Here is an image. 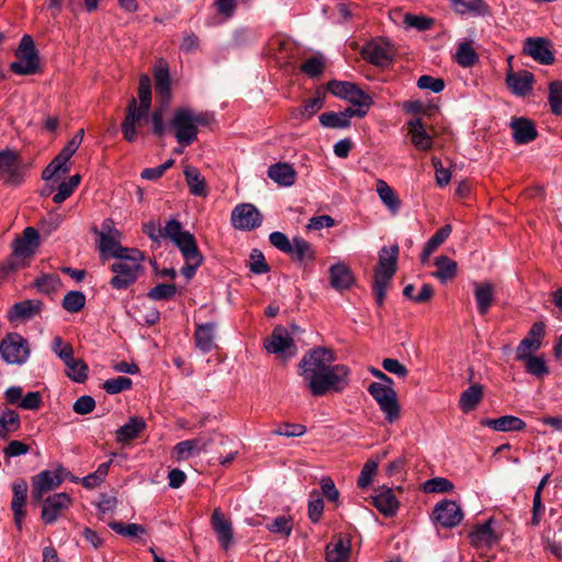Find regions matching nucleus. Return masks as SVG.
<instances>
[{
  "instance_id": "412c9836",
  "label": "nucleus",
  "mask_w": 562,
  "mask_h": 562,
  "mask_svg": "<svg viewBox=\"0 0 562 562\" xmlns=\"http://www.w3.org/2000/svg\"><path fill=\"white\" fill-rule=\"evenodd\" d=\"M27 483L24 479L14 481L12 485L13 497L11 501V509L16 528L21 531L23 528V519L26 516L25 502L27 496Z\"/></svg>"
},
{
  "instance_id": "6e6d98bb",
  "label": "nucleus",
  "mask_w": 562,
  "mask_h": 562,
  "mask_svg": "<svg viewBox=\"0 0 562 562\" xmlns=\"http://www.w3.org/2000/svg\"><path fill=\"white\" fill-rule=\"evenodd\" d=\"M549 103L555 115H562V82L553 81L549 86Z\"/></svg>"
},
{
  "instance_id": "4468645a",
  "label": "nucleus",
  "mask_w": 562,
  "mask_h": 562,
  "mask_svg": "<svg viewBox=\"0 0 562 562\" xmlns=\"http://www.w3.org/2000/svg\"><path fill=\"white\" fill-rule=\"evenodd\" d=\"M361 55L363 59L374 66L387 67L393 61L394 52L389 42L383 38H376L362 47Z\"/></svg>"
},
{
  "instance_id": "bf43d9fd",
  "label": "nucleus",
  "mask_w": 562,
  "mask_h": 562,
  "mask_svg": "<svg viewBox=\"0 0 562 562\" xmlns=\"http://www.w3.org/2000/svg\"><path fill=\"white\" fill-rule=\"evenodd\" d=\"M403 22L406 26L416 29L418 31H427L432 27L435 21L432 18H428L425 15H415L412 13H406L404 15Z\"/></svg>"
},
{
  "instance_id": "2f4dec72",
  "label": "nucleus",
  "mask_w": 562,
  "mask_h": 562,
  "mask_svg": "<svg viewBox=\"0 0 562 562\" xmlns=\"http://www.w3.org/2000/svg\"><path fill=\"white\" fill-rule=\"evenodd\" d=\"M408 133L412 138L413 145L418 150H428L432 146V138L426 132L423 120L417 117L408 122Z\"/></svg>"
},
{
  "instance_id": "09e8293b",
  "label": "nucleus",
  "mask_w": 562,
  "mask_h": 562,
  "mask_svg": "<svg viewBox=\"0 0 562 562\" xmlns=\"http://www.w3.org/2000/svg\"><path fill=\"white\" fill-rule=\"evenodd\" d=\"M518 360L525 362L526 372L531 374L532 376L543 379L546 375L549 374V368L542 357L530 355L524 359Z\"/></svg>"
},
{
  "instance_id": "dca6fc26",
  "label": "nucleus",
  "mask_w": 562,
  "mask_h": 562,
  "mask_svg": "<svg viewBox=\"0 0 562 562\" xmlns=\"http://www.w3.org/2000/svg\"><path fill=\"white\" fill-rule=\"evenodd\" d=\"M327 90L335 97L347 100L352 104L373 103L372 98L367 92L361 90L358 85L349 81L330 80L327 82Z\"/></svg>"
},
{
  "instance_id": "680f3d73",
  "label": "nucleus",
  "mask_w": 562,
  "mask_h": 562,
  "mask_svg": "<svg viewBox=\"0 0 562 562\" xmlns=\"http://www.w3.org/2000/svg\"><path fill=\"white\" fill-rule=\"evenodd\" d=\"M109 527L119 535L125 537H136L140 533L145 532V528L138 524H123L120 521H112L109 524Z\"/></svg>"
},
{
  "instance_id": "a878e982",
  "label": "nucleus",
  "mask_w": 562,
  "mask_h": 562,
  "mask_svg": "<svg viewBox=\"0 0 562 562\" xmlns=\"http://www.w3.org/2000/svg\"><path fill=\"white\" fill-rule=\"evenodd\" d=\"M524 52L542 65H551L554 61L549 42L542 37L527 38Z\"/></svg>"
},
{
  "instance_id": "e433bc0d",
  "label": "nucleus",
  "mask_w": 562,
  "mask_h": 562,
  "mask_svg": "<svg viewBox=\"0 0 562 562\" xmlns=\"http://www.w3.org/2000/svg\"><path fill=\"white\" fill-rule=\"evenodd\" d=\"M146 428V423L142 417L134 416L126 424L116 430V441L127 443L137 438Z\"/></svg>"
},
{
  "instance_id": "20e7f679",
  "label": "nucleus",
  "mask_w": 562,
  "mask_h": 562,
  "mask_svg": "<svg viewBox=\"0 0 562 562\" xmlns=\"http://www.w3.org/2000/svg\"><path fill=\"white\" fill-rule=\"evenodd\" d=\"M213 121L207 112H195L190 108H178L170 122L175 136L180 145L189 146L198 137V127L207 126Z\"/></svg>"
},
{
  "instance_id": "393cba45",
  "label": "nucleus",
  "mask_w": 562,
  "mask_h": 562,
  "mask_svg": "<svg viewBox=\"0 0 562 562\" xmlns=\"http://www.w3.org/2000/svg\"><path fill=\"white\" fill-rule=\"evenodd\" d=\"M372 505L385 517H393L400 506V503L392 488L381 487L372 497Z\"/></svg>"
},
{
  "instance_id": "0e129e2a",
  "label": "nucleus",
  "mask_w": 562,
  "mask_h": 562,
  "mask_svg": "<svg viewBox=\"0 0 562 562\" xmlns=\"http://www.w3.org/2000/svg\"><path fill=\"white\" fill-rule=\"evenodd\" d=\"M300 69L311 78H315L323 74L325 64L321 57H311L301 65Z\"/></svg>"
},
{
  "instance_id": "a211bd4d",
  "label": "nucleus",
  "mask_w": 562,
  "mask_h": 562,
  "mask_svg": "<svg viewBox=\"0 0 562 562\" xmlns=\"http://www.w3.org/2000/svg\"><path fill=\"white\" fill-rule=\"evenodd\" d=\"M266 349L271 353H282L286 358H291L296 353L293 338L290 336L288 329L281 325L273 328L266 344Z\"/></svg>"
},
{
  "instance_id": "39448f33",
  "label": "nucleus",
  "mask_w": 562,
  "mask_h": 562,
  "mask_svg": "<svg viewBox=\"0 0 562 562\" xmlns=\"http://www.w3.org/2000/svg\"><path fill=\"white\" fill-rule=\"evenodd\" d=\"M398 246L383 247L379 252V262L374 270L372 291L375 302L379 306L384 304L386 289L390 281L396 272V262L398 257Z\"/></svg>"
},
{
  "instance_id": "052dcab7",
  "label": "nucleus",
  "mask_w": 562,
  "mask_h": 562,
  "mask_svg": "<svg viewBox=\"0 0 562 562\" xmlns=\"http://www.w3.org/2000/svg\"><path fill=\"white\" fill-rule=\"evenodd\" d=\"M177 293V286L175 284L160 283L150 289L148 297L155 301L170 300Z\"/></svg>"
},
{
  "instance_id": "aec40b11",
  "label": "nucleus",
  "mask_w": 562,
  "mask_h": 562,
  "mask_svg": "<svg viewBox=\"0 0 562 562\" xmlns=\"http://www.w3.org/2000/svg\"><path fill=\"white\" fill-rule=\"evenodd\" d=\"M434 517L442 527L452 528L461 522L463 514L454 501L445 499L435 506Z\"/></svg>"
},
{
  "instance_id": "2eb2a0df",
  "label": "nucleus",
  "mask_w": 562,
  "mask_h": 562,
  "mask_svg": "<svg viewBox=\"0 0 562 562\" xmlns=\"http://www.w3.org/2000/svg\"><path fill=\"white\" fill-rule=\"evenodd\" d=\"M216 439L220 443H224L225 438L216 432L202 434L199 437L190 440L180 441L175 446V453L178 460H184L191 454H198L206 451L212 442Z\"/></svg>"
},
{
  "instance_id": "4be33fe9",
  "label": "nucleus",
  "mask_w": 562,
  "mask_h": 562,
  "mask_svg": "<svg viewBox=\"0 0 562 562\" xmlns=\"http://www.w3.org/2000/svg\"><path fill=\"white\" fill-rule=\"evenodd\" d=\"M44 303L41 300H25L13 304L8 311V321L10 323L27 322L40 315Z\"/></svg>"
},
{
  "instance_id": "0eeeda50",
  "label": "nucleus",
  "mask_w": 562,
  "mask_h": 562,
  "mask_svg": "<svg viewBox=\"0 0 562 562\" xmlns=\"http://www.w3.org/2000/svg\"><path fill=\"white\" fill-rule=\"evenodd\" d=\"M142 259V252L132 248L126 259H119L117 262H114L111 266L114 273V277L110 280L111 286L116 290H124L134 284L143 271Z\"/></svg>"
},
{
  "instance_id": "c03bdc74",
  "label": "nucleus",
  "mask_w": 562,
  "mask_h": 562,
  "mask_svg": "<svg viewBox=\"0 0 562 562\" xmlns=\"http://www.w3.org/2000/svg\"><path fill=\"white\" fill-rule=\"evenodd\" d=\"M69 158L65 156L61 151L47 165V167L42 172V178L44 180H50L55 176L61 173L66 175L70 170V166L68 165Z\"/></svg>"
},
{
  "instance_id": "e2e57ef3",
  "label": "nucleus",
  "mask_w": 562,
  "mask_h": 562,
  "mask_svg": "<svg viewBox=\"0 0 562 562\" xmlns=\"http://www.w3.org/2000/svg\"><path fill=\"white\" fill-rule=\"evenodd\" d=\"M132 387V380L126 376L109 379L103 383V389L109 394H117Z\"/></svg>"
},
{
  "instance_id": "ea45409f",
  "label": "nucleus",
  "mask_w": 562,
  "mask_h": 562,
  "mask_svg": "<svg viewBox=\"0 0 562 562\" xmlns=\"http://www.w3.org/2000/svg\"><path fill=\"white\" fill-rule=\"evenodd\" d=\"M483 386L473 384L465 389L459 400V407L463 413H470L477 407L483 398Z\"/></svg>"
},
{
  "instance_id": "c756f323",
  "label": "nucleus",
  "mask_w": 562,
  "mask_h": 562,
  "mask_svg": "<svg viewBox=\"0 0 562 562\" xmlns=\"http://www.w3.org/2000/svg\"><path fill=\"white\" fill-rule=\"evenodd\" d=\"M453 11L458 14H473L476 16L491 15V9L484 0H449Z\"/></svg>"
},
{
  "instance_id": "f8f14e48",
  "label": "nucleus",
  "mask_w": 562,
  "mask_h": 562,
  "mask_svg": "<svg viewBox=\"0 0 562 562\" xmlns=\"http://www.w3.org/2000/svg\"><path fill=\"white\" fill-rule=\"evenodd\" d=\"M68 472L65 468L59 467L55 471L44 470L32 477V498L35 502L43 501V497L49 491L61 485Z\"/></svg>"
},
{
  "instance_id": "423d86ee",
  "label": "nucleus",
  "mask_w": 562,
  "mask_h": 562,
  "mask_svg": "<svg viewBox=\"0 0 562 562\" xmlns=\"http://www.w3.org/2000/svg\"><path fill=\"white\" fill-rule=\"evenodd\" d=\"M38 232L29 226L23 231L21 237L13 240L11 256L0 263V280L18 270L23 265V260L34 254L38 245Z\"/></svg>"
},
{
  "instance_id": "72a5a7b5",
  "label": "nucleus",
  "mask_w": 562,
  "mask_h": 562,
  "mask_svg": "<svg viewBox=\"0 0 562 562\" xmlns=\"http://www.w3.org/2000/svg\"><path fill=\"white\" fill-rule=\"evenodd\" d=\"M471 544L474 547H492L498 538L492 529V519L474 526L470 532Z\"/></svg>"
},
{
  "instance_id": "f257e3e1",
  "label": "nucleus",
  "mask_w": 562,
  "mask_h": 562,
  "mask_svg": "<svg viewBox=\"0 0 562 562\" xmlns=\"http://www.w3.org/2000/svg\"><path fill=\"white\" fill-rule=\"evenodd\" d=\"M336 355L327 347L308 350L300 361V375L314 396H323L329 391L341 392L348 385L349 368L334 364Z\"/></svg>"
},
{
  "instance_id": "bb28decb",
  "label": "nucleus",
  "mask_w": 562,
  "mask_h": 562,
  "mask_svg": "<svg viewBox=\"0 0 562 562\" xmlns=\"http://www.w3.org/2000/svg\"><path fill=\"white\" fill-rule=\"evenodd\" d=\"M211 524L221 546L227 550L233 540L232 522L226 519L221 509L215 508L211 517Z\"/></svg>"
},
{
  "instance_id": "f3484780",
  "label": "nucleus",
  "mask_w": 562,
  "mask_h": 562,
  "mask_svg": "<svg viewBox=\"0 0 562 562\" xmlns=\"http://www.w3.org/2000/svg\"><path fill=\"white\" fill-rule=\"evenodd\" d=\"M71 505V497L67 493H57L44 499L41 518L46 525H52L63 516Z\"/></svg>"
},
{
  "instance_id": "774afa93",
  "label": "nucleus",
  "mask_w": 562,
  "mask_h": 562,
  "mask_svg": "<svg viewBox=\"0 0 562 562\" xmlns=\"http://www.w3.org/2000/svg\"><path fill=\"white\" fill-rule=\"evenodd\" d=\"M52 348L56 356L64 362L66 360H70V358L74 356L72 346L69 342H65L59 336L53 339Z\"/></svg>"
},
{
  "instance_id": "4c0bfd02",
  "label": "nucleus",
  "mask_w": 562,
  "mask_h": 562,
  "mask_svg": "<svg viewBox=\"0 0 562 562\" xmlns=\"http://www.w3.org/2000/svg\"><path fill=\"white\" fill-rule=\"evenodd\" d=\"M155 89L157 98L162 106H166L171 98L170 74L167 67H157L154 71Z\"/></svg>"
},
{
  "instance_id": "9d476101",
  "label": "nucleus",
  "mask_w": 562,
  "mask_h": 562,
  "mask_svg": "<svg viewBox=\"0 0 562 562\" xmlns=\"http://www.w3.org/2000/svg\"><path fill=\"white\" fill-rule=\"evenodd\" d=\"M26 166L20 154L13 149L0 151V179L9 186H20L24 181Z\"/></svg>"
},
{
  "instance_id": "4d7b16f0",
  "label": "nucleus",
  "mask_w": 562,
  "mask_h": 562,
  "mask_svg": "<svg viewBox=\"0 0 562 562\" xmlns=\"http://www.w3.org/2000/svg\"><path fill=\"white\" fill-rule=\"evenodd\" d=\"M319 123L327 128H347L350 122H346L340 112H324L319 115Z\"/></svg>"
},
{
  "instance_id": "69168bd1",
  "label": "nucleus",
  "mask_w": 562,
  "mask_h": 562,
  "mask_svg": "<svg viewBox=\"0 0 562 562\" xmlns=\"http://www.w3.org/2000/svg\"><path fill=\"white\" fill-rule=\"evenodd\" d=\"M324 510V501L319 496L317 492H313L311 494V498L308 501V517L312 522H318L323 515Z\"/></svg>"
},
{
  "instance_id": "f704fd0d",
  "label": "nucleus",
  "mask_w": 562,
  "mask_h": 562,
  "mask_svg": "<svg viewBox=\"0 0 562 562\" xmlns=\"http://www.w3.org/2000/svg\"><path fill=\"white\" fill-rule=\"evenodd\" d=\"M326 93L317 89L315 95L303 102V104L293 111V116L300 120H310L313 117L325 103Z\"/></svg>"
},
{
  "instance_id": "5701e85b",
  "label": "nucleus",
  "mask_w": 562,
  "mask_h": 562,
  "mask_svg": "<svg viewBox=\"0 0 562 562\" xmlns=\"http://www.w3.org/2000/svg\"><path fill=\"white\" fill-rule=\"evenodd\" d=\"M535 77L528 70L513 71L509 70L506 75V85L508 89L516 95H527L533 87Z\"/></svg>"
},
{
  "instance_id": "7c9ffc66",
  "label": "nucleus",
  "mask_w": 562,
  "mask_h": 562,
  "mask_svg": "<svg viewBox=\"0 0 562 562\" xmlns=\"http://www.w3.org/2000/svg\"><path fill=\"white\" fill-rule=\"evenodd\" d=\"M353 282L355 278L348 266L336 263L329 268V283L335 290H348Z\"/></svg>"
},
{
  "instance_id": "8fccbe9b",
  "label": "nucleus",
  "mask_w": 562,
  "mask_h": 562,
  "mask_svg": "<svg viewBox=\"0 0 562 562\" xmlns=\"http://www.w3.org/2000/svg\"><path fill=\"white\" fill-rule=\"evenodd\" d=\"M454 59L460 66L469 68L477 63L479 56L469 42H462L457 48Z\"/></svg>"
},
{
  "instance_id": "49530a36",
  "label": "nucleus",
  "mask_w": 562,
  "mask_h": 562,
  "mask_svg": "<svg viewBox=\"0 0 562 562\" xmlns=\"http://www.w3.org/2000/svg\"><path fill=\"white\" fill-rule=\"evenodd\" d=\"M21 426L20 416L10 408L0 415V438L5 439L10 432L16 431Z\"/></svg>"
},
{
  "instance_id": "6ab92c4d",
  "label": "nucleus",
  "mask_w": 562,
  "mask_h": 562,
  "mask_svg": "<svg viewBox=\"0 0 562 562\" xmlns=\"http://www.w3.org/2000/svg\"><path fill=\"white\" fill-rule=\"evenodd\" d=\"M544 324L536 322L532 324L527 333V336L519 342L516 348V359H524L527 356L533 355L542 345L544 337Z\"/></svg>"
},
{
  "instance_id": "13d9d810",
  "label": "nucleus",
  "mask_w": 562,
  "mask_h": 562,
  "mask_svg": "<svg viewBox=\"0 0 562 562\" xmlns=\"http://www.w3.org/2000/svg\"><path fill=\"white\" fill-rule=\"evenodd\" d=\"M378 467V460L370 459L364 463L357 482L360 488H366L371 484L373 476L376 474Z\"/></svg>"
},
{
  "instance_id": "603ef678",
  "label": "nucleus",
  "mask_w": 562,
  "mask_h": 562,
  "mask_svg": "<svg viewBox=\"0 0 562 562\" xmlns=\"http://www.w3.org/2000/svg\"><path fill=\"white\" fill-rule=\"evenodd\" d=\"M292 254L300 261L313 260L315 257L312 245L302 237H294L292 240Z\"/></svg>"
},
{
  "instance_id": "338daca9",
  "label": "nucleus",
  "mask_w": 562,
  "mask_h": 562,
  "mask_svg": "<svg viewBox=\"0 0 562 562\" xmlns=\"http://www.w3.org/2000/svg\"><path fill=\"white\" fill-rule=\"evenodd\" d=\"M306 432V427L302 424H290L283 423L276 430H273L274 435L284 436V437H301Z\"/></svg>"
},
{
  "instance_id": "5fc2aeb1",
  "label": "nucleus",
  "mask_w": 562,
  "mask_h": 562,
  "mask_svg": "<svg viewBox=\"0 0 562 562\" xmlns=\"http://www.w3.org/2000/svg\"><path fill=\"white\" fill-rule=\"evenodd\" d=\"M453 487L454 485L450 480L440 476L427 480L423 484V491L425 493H448L451 492Z\"/></svg>"
},
{
  "instance_id": "a19ab883",
  "label": "nucleus",
  "mask_w": 562,
  "mask_h": 562,
  "mask_svg": "<svg viewBox=\"0 0 562 562\" xmlns=\"http://www.w3.org/2000/svg\"><path fill=\"white\" fill-rule=\"evenodd\" d=\"M183 173L190 193L195 196L205 198L207 195L206 182L200 170L195 167H187Z\"/></svg>"
},
{
  "instance_id": "9b49d317",
  "label": "nucleus",
  "mask_w": 562,
  "mask_h": 562,
  "mask_svg": "<svg viewBox=\"0 0 562 562\" xmlns=\"http://www.w3.org/2000/svg\"><path fill=\"white\" fill-rule=\"evenodd\" d=\"M99 250L102 257L111 256L116 259H126L131 254L130 248L121 246V233L113 228L112 220L108 218L102 223V232L99 233Z\"/></svg>"
},
{
  "instance_id": "c9c22d12",
  "label": "nucleus",
  "mask_w": 562,
  "mask_h": 562,
  "mask_svg": "<svg viewBox=\"0 0 562 562\" xmlns=\"http://www.w3.org/2000/svg\"><path fill=\"white\" fill-rule=\"evenodd\" d=\"M215 330V323L198 324L193 335L195 347L204 353L211 351L214 347Z\"/></svg>"
},
{
  "instance_id": "cd10ccee",
  "label": "nucleus",
  "mask_w": 562,
  "mask_h": 562,
  "mask_svg": "<svg viewBox=\"0 0 562 562\" xmlns=\"http://www.w3.org/2000/svg\"><path fill=\"white\" fill-rule=\"evenodd\" d=\"M480 424L483 427L492 428L495 431H521L526 428V423L516 416L505 415L499 418H483Z\"/></svg>"
},
{
  "instance_id": "6e6552de",
  "label": "nucleus",
  "mask_w": 562,
  "mask_h": 562,
  "mask_svg": "<svg viewBox=\"0 0 562 562\" xmlns=\"http://www.w3.org/2000/svg\"><path fill=\"white\" fill-rule=\"evenodd\" d=\"M16 60L11 63L10 70L16 75H33L40 69V58L34 41L30 35L21 38L15 53Z\"/></svg>"
},
{
  "instance_id": "79ce46f5",
  "label": "nucleus",
  "mask_w": 562,
  "mask_h": 562,
  "mask_svg": "<svg viewBox=\"0 0 562 562\" xmlns=\"http://www.w3.org/2000/svg\"><path fill=\"white\" fill-rule=\"evenodd\" d=\"M350 552V541L339 537L335 542L326 547V560L328 562H347Z\"/></svg>"
},
{
  "instance_id": "1a4fd4ad",
  "label": "nucleus",
  "mask_w": 562,
  "mask_h": 562,
  "mask_svg": "<svg viewBox=\"0 0 562 562\" xmlns=\"http://www.w3.org/2000/svg\"><path fill=\"white\" fill-rule=\"evenodd\" d=\"M27 340L19 333H9L0 341V355L8 364H23L30 357Z\"/></svg>"
},
{
  "instance_id": "3c124183",
  "label": "nucleus",
  "mask_w": 562,
  "mask_h": 562,
  "mask_svg": "<svg viewBox=\"0 0 562 562\" xmlns=\"http://www.w3.org/2000/svg\"><path fill=\"white\" fill-rule=\"evenodd\" d=\"M38 292L50 294L60 286V279L57 274H42L33 282Z\"/></svg>"
},
{
  "instance_id": "f03ea898",
  "label": "nucleus",
  "mask_w": 562,
  "mask_h": 562,
  "mask_svg": "<svg viewBox=\"0 0 562 562\" xmlns=\"http://www.w3.org/2000/svg\"><path fill=\"white\" fill-rule=\"evenodd\" d=\"M138 99L132 98L125 110V117L121 124L123 138L133 143L137 139V127L149 113L151 105V81L147 75H142L138 83Z\"/></svg>"
},
{
  "instance_id": "864d4df0",
  "label": "nucleus",
  "mask_w": 562,
  "mask_h": 562,
  "mask_svg": "<svg viewBox=\"0 0 562 562\" xmlns=\"http://www.w3.org/2000/svg\"><path fill=\"white\" fill-rule=\"evenodd\" d=\"M85 304L86 296L80 291H69L63 299V307L69 313H78Z\"/></svg>"
},
{
  "instance_id": "a18cd8bd",
  "label": "nucleus",
  "mask_w": 562,
  "mask_h": 562,
  "mask_svg": "<svg viewBox=\"0 0 562 562\" xmlns=\"http://www.w3.org/2000/svg\"><path fill=\"white\" fill-rule=\"evenodd\" d=\"M64 363L67 368L66 375L74 382L82 383L88 379L89 368L83 360L75 359L72 356L70 360H66Z\"/></svg>"
},
{
  "instance_id": "7ed1b4c3",
  "label": "nucleus",
  "mask_w": 562,
  "mask_h": 562,
  "mask_svg": "<svg viewBox=\"0 0 562 562\" xmlns=\"http://www.w3.org/2000/svg\"><path fill=\"white\" fill-rule=\"evenodd\" d=\"M166 234L186 260L181 273L187 280H191L198 268L203 263V255L199 250L195 237L189 231H183L182 224L175 218L166 222Z\"/></svg>"
},
{
  "instance_id": "c85d7f7f",
  "label": "nucleus",
  "mask_w": 562,
  "mask_h": 562,
  "mask_svg": "<svg viewBox=\"0 0 562 562\" xmlns=\"http://www.w3.org/2000/svg\"><path fill=\"white\" fill-rule=\"evenodd\" d=\"M474 297L481 315H486L495 300V285L491 281L474 282Z\"/></svg>"
},
{
  "instance_id": "473e14b6",
  "label": "nucleus",
  "mask_w": 562,
  "mask_h": 562,
  "mask_svg": "<svg viewBox=\"0 0 562 562\" xmlns=\"http://www.w3.org/2000/svg\"><path fill=\"white\" fill-rule=\"evenodd\" d=\"M268 177L281 187H291L295 183L296 171L290 164L277 162L269 167Z\"/></svg>"
},
{
  "instance_id": "ddd939ff",
  "label": "nucleus",
  "mask_w": 562,
  "mask_h": 562,
  "mask_svg": "<svg viewBox=\"0 0 562 562\" xmlns=\"http://www.w3.org/2000/svg\"><path fill=\"white\" fill-rule=\"evenodd\" d=\"M234 228L239 231H252L262 224V214L251 203L236 205L231 215Z\"/></svg>"
},
{
  "instance_id": "37998d69",
  "label": "nucleus",
  "mask_w": 562,
  "mask_h": 562,
  "mask_svg": "<svg viewBox=\"0 0 562 562\" xmlns=\"http://www.w3.org/2000/svg\"><path fill=\"white\" fill-rule=\"evenodd\" d=\"M378 405L390 424L395 423L401 416V406L397 401L396 392L391 393L384 398L379 400Z\"/></svg>"
},
{
  "instance_id": "b1692460",
  "label": "nucleus",
  "mask_w": 562,
  "mask_h": 562,
  "mask_svg": "<svg viewBox=\"0 0 562 562\" xmlns=\"http://www.w3.org/2000/svg\"><path fill=\"white\" fill-rule=\"evenodd\" d=\"M509 126L513 131V138L518 145L531 143L538 137L536 125L529 119L513 117Z\"/></svg>"
},
{
  "instance_id": "58836bf2",
  "label": "nucleus",
  "mask_w": 562,
  "mask_h": 562,
  "mask_svg": "<svg viewBox=\"0 0 562 562\" xmlns=\"http://www.w3.org/2000/svg\"><path fill=\"white\" fill-rule=\"evenodd\" d=\"M434 265L436 266L437 270L432 272V276L441 283H446L456 278L458 270L457 261L452 260L448 256L440 255L436 257Z\"/></svg>"
},
{
  "instance_id": "de8ad7c7",
  "label": "nucleus",
  "mask_w": 562,
  "mask_h": 562,
  "mask_svg": "<svg viewBox=\"0 0 562 562\" xmlns=\"http://www.w3.org/2000/svg\"><path fill=\"white\" fill-rule=\"evenodd\" d=\"M376 192L391 212L396 213L398 211L401 201L394 193L393 189L384 180L379 179L376 181Z\"/></svg>"
}]
</instances>
